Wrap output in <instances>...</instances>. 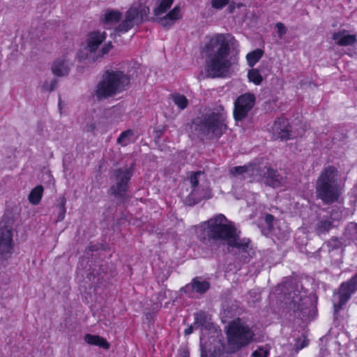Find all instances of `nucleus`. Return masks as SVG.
I'll list each match as a JSON object with an SVG mask.
<instances>
[{
    "label": "nucleus",
    "instance_id": "obj_29",
    "mask_svg": "<svg viewBox=\"0 0 357 357\" xmlns=\"http://www.w3.org/2000/svg\"><path fill=\"white\" fill-rule=\"evenodd\" d=\"M121 18V13L118 10H108L105 14V23L112 24L118 22Z\"/></svg>",
    "mask_w": 357,
    "mask_h": 357
},
{
    "label": "nucleus",
    "instance_id": "obj_27",
    "mask_svg": "<svg viewBox=\"0 0 357 357\" xmlns=\"http://www.w3.org/2000/svg\"><path fill=\"white\" fill-rule=\"evenodd\" d=\"M43 188L41 185L35 187L29 195V200L32 204H38L42 197Z\"/></svg>",
    "mask_w": 357,
    "mask_h": 357
},
{
    "label": "nucleus",
    "instance_id": "obj_24",
    "mask_svg": "<svg viewBox=\"0 0 357 357\" xmlns=\"http://www.w3.org/2000/svg\"><path fill=\"white\" fill-rule=\"evenodd\" d=\"M174 0H160L157 2L153 10L154 14L159 16L165 13L172 5Z\"/></svg>",
    "mask_w": 357,
    "mask_h": 357
},
{
    "label": "nucleus",
    "instance_id": "obj_35",
    "mask_svg": "<svg viewBox=\"0 0 357 357\" xmlns=\"http://www.w3.org/2000/svg\"><path fill=\"white\" fill-rule=\"evenodd\" d=\"M56 85V80H52L50 82H46L43 86V89L47 91H52L55 89Z\"/></svg>",
    "mask_w": 357,
    "mask_h": 357
},
{
    "label": "nucleus",
    "instance_id": "obj_26",
    "mask_svg": "<svg viewBox=\"0 0 357 357\" xmlns=\"http://www.w3.org/2000/svg\"><path fill=\"white\" fill-rule=\"evenodd\" d=\"M134 132L131 130H127L121 133L117 139V143L123 146H127L133 141Z\"/></svg>",
    "mask_w": 357,
    "mask_h": 357
},
{
    "label": "nucleus",
    "instance_id": "obj_13",
    "mask_svg": "<svg viewBox=\"0 0 357 357\" xmlns=\"http://www.w3.org/2000/svg\"><path fill=\"white\" fill-rule=\"evenodd\" d=\"M255 179L260 180L272 188H278L282 185V177L277 171L267 166L261 167V171Z\"/></svg>",
    "mask_w": 357,
    "mask_h": 357
},
{
    "label": "nucleus",
    "instance_id": "obj_1",
    "mask_svg": "<svg viewBox=\"0 0 357 357\" xmlns=\"http://www.w3.org/2000/svg\"><path fill=\"white\" fill-rule=\"evenodd\" d=\"M237 41L229 33H215L207 36L202 49L206 57L204 73L210 78L229 77L238 64L235 56H229L230 49L236 47Z\"/></svg>",
    "mask_w": 357,
    "mask_h": 357
},
{
    "label": "nucleus",
    "instance_id": "obj_42",
    "mask_svg": "<svg viewBox=\"0 0 357 357\" xmlns=\"http://www.w3.org/2000/svg\"><path fill=\"white\" fill-rule=\"evenodd\" d=\"M202 357H205L204 354H202Z\"/></svg>",
    "mask_w": 357,
    "mask_h": 357
},
{
    "label": "nucleus",
    "instance_id": "obj_11",
    "mask_svg": "<svg viewBox=\"0 0 357 357\" xmlns=\"http://www.w3.org/2000/svg\"><path fill=\"white\" fill-rule=\"evenodd\" d=\"M255 96L245 93L238 96L234 102V118L236 121H242L248 115L255 103Z\"/></svg>",
    "mask_w": 357,
    "mask_h": 357
},
{
    "label": "nucleus",
    "instance_id": "obj_41",
    "mask_svg": "<svg viewBox=\"0 0 357 357\" xmlns=\"http://www.w3.org/2000/svg\"><path fill=\"white\" fill-rule=\"evenodd\" d=\"M202 315H204V313H202V312L196 314V315H195L196 316L195 317L196 320H198L199 317H202Z\"/></svg>",
    "mask_w": 357,
    "mask_h": 357
},
{
    "label": "nucleus",
    "instance_id": "obj_34",
    "mask_svg": "<svg viewBox=\"0 0 357 357\" xmlns=\"http://www.w3.org/2000/svg\"><path fill=\"white\" fill-rule=\"evenodd\" d=\"M65 204H66V199L64 198H62L61 200L60 206H59L60 211H59V215L58 217L59 221H62L65 218V214H66Z\"/></svg>",
    "mask_w": 357,
    "mask_h": 357
},
{
    "label": "nucleus",
    "instance_id": "obj_20",
    "mask_svg": "<svg viewBox=\"0 0 357 357\" xmlns=\"http://www.w3.org/2000/svg\"><path fill=\"white\" fill-rule=\"evenodd\" d=\"M70 66L71 63L69 59L66 57L59 58L52 63V71L57 77L66 76L68 74Z\"/></svg>",
    "mask_w": 357,
    "mask_h": 357
},
{
    "label": "nucleus",
    "instance_id": "obj_30",
    "mask_svg": "<svg viewBox=\"0 0 357 357\" xmlns=\"http://www.w3.org/2000/svg\"><path fill=\"white\" fill-rule=\"evenodd\" d=\"M248 78L250 82L255 85H259L263 81V77L257 68H252L248 70Z\"/></svg>",
    "mask_w": 357,
    "mask_h": 357
},
{
    "label": "nucleus",
    "instance_id": "obj_16",
    "mask_svg": "<svg viewBox=\"0 0 357 357\" xmlns=\"http://www.w3.org/2000/svg\"><path fill=\"white\" fill-rule=\"evenodd\" d=\"M139 21V11L136 8H130L126 14L125 20L116 28L119 33L127 32Z\"/></svg>",
    "mask_w": 357,
    "mask_h": 357
},
{
    "label": "nucleus",
    "instance_id": "obj_31",
    "mask_svg": "<svg viewBox=\"0 0 357 357\" xmlns=\"http://www.w3.org/2000/svg\"><path fill=\"white\" fill-rule=\"evenodd\" d=\"M172 100L174 104L176 105L181 109H185L188 104L187 98L183 95H174L172 96Z\"/></svg>",
    "mask_w": 357,
    "mask_h": 357
},
{
    "label": "nucleus",
    "instance_id": "obj_17",
    "mask_svg": "<svg viewBox=\"0 0 357 357\" xmlns=\"http://www.w3.org/2000/svg\"><path fill=\"white\" fill-rule=\"evenodd\" d=\"M13 248V229L6 226L0 229V253H9Z\"/></svg>",
    "mask_w": 357,
    "mask_h": 357
},
{
    "label": "nucleus",
    "instance_id": "obj_28",
    "mask_svg": "<svg viewBox=\"0 0 357 357\" xmlns=\"http://www.w3.org/2000/svg\"><path fill=\"white\" fill-rule=\"evenodd\" d=\"M333 227V223L328 220H321L316 225V232L319 235L326 234Z\"/></svg>",
    "mask_w": 357,
    "mask_h": 357
},
{
    "label": "nucleus",
    "instance_id": "obj_10",
    "mask_svg": "<svg viewBox=\"0 0 357 357\" xmlns=\"http://www.w3.org/2000/svg\"><path fill=\"white\" fill-rule=\"evenodd\" d=\"M357 290V273L349 281L341 284L338 293L333 296V307L335 312L340 311L347 302L351 295Z\"/></svg>",
    "mask_w": 357,
    "mask_h": 357
},
{
    "label": "nucleus",
    "instance_id": "obj_37",
    "mask_svg": "<svg viewBox=\"0 0 357 357\" xmlns=\"http://www.w3.org/2000/svg\"><path fill=\"white\" fill-rule=\"evenodd\" d=\"M276 27L278 29V33L280 37L283 36L286 33V31H287L285 26L281 22L278 23L276 24Z\"/></svg>",
    "mask_w": 357,
    "mask_h": 357
},
{
    "label": "nucleus",
    "instance_id": "obj_22",
    "mask_svg": "<svg viewBox=\"0 0 357 357\" xmlns=\"http://www.w3.org/2000/svg\"><path fill=\"white\" fill-rule=\"evenodd\" d=\"M209 288V283L206 280H202L198 278H194L192 282L185 286L183 290L185 293L203 294Z\"/></svg>",
    "mask_w": 357,
    "mask_h": 357
},
{
    "label": "nucleus",
    "instance_id": "obj_4",
    "mask_svg": "<svg viewBox=\"0 0 357 357\" xmlns=\"http://www.w3.org/2000/svg\"><path fill=\"white\" fill-rule=\"evenodd\" d=\"M130 84L129 77L119 70H107L97 84L93 96L98 100H104L120 93Z\"/></svg>",
    "mask_w": 357,
    "mask_h": 357
},
{
    "label": "nucleus",
    "instance_id": "obj_21",
    "mask_svg": "<svg viewBox=\"0 0 357 357\" xmlns=\"http://www.w3.org/2000/svg\"><path fill=\"white\" fill-rule=\"evenodd\" d=\"M335 43L340 46H349L355 43L356 36L350 34L346 30L335 32L332 36Z\"/></svg>",
    "mask_w": 357,
    "mask_h": 357
},
{
    "label": "nucleus",
    "instance_id": "obj_19",
    "mask_svg": "<svg viewBox=\"0 0 357 357\" xmlns=\"http://www.w3.org/2000/svg\"><path fill=\"white\" fill-rule=\"evenodd\" d=\"M181 8L179 5H176L165 15L160 18V23L163 27L169 28L174 25L176 21L181 20Z\"/></svg>",
    "mask_w": 357,
    "mask_h": 357
},
{
    "label": "nucleus",
    "instance_id": "obj_36",
    "mask_svg": "<svg viewBox=\"0 0 357 357\" xmlns=\"http://www.w3.org/2000/svg\"><path fill=\"white\" fill-rule=\"evenodd\" d=\"M307 344H308V340L305 337H303L302 340H298L296 342L295 346H296V349L298 350H299V349H302L304 347H307Z\"/></svg>",
    "mask_w": 357,
    "mask_h": 357
},
{
    "label": "nucleus",
    "instance_id": "obj_38",
    "mask_svg": "<svg viewBox=\"0 0 357 357\" xmlns=\"http://www.w3.org/2000/svg\"><path fill=\"white\" fill-rule=\"evenodd\" d=\"M192 331H193V327L190 326L188 328L185 329V335H190V334H191L192 333Z\"/></svg>",
    "mask_w": 357,
    "mask_h": 357
},
{
    "label": "nucleus",
    "instance_id": "obj_32",
    "mask_svg": "<svg viewBox=\"0 0 357 357\" xmlns=\"http://www.w3.org/2000/svg\"><path fill=\"white\" fill-rule=\"evenodd\" d=\"M269 353V347L266 345L265 347H259L255 350L252 356L253 357H267Z\"/></svg>",
    "mask_w": 357,
    "mask_h": 357
},
{
    "label": "nucleus",
    "instance_id": "obj_2",
    "mask_svg": "<svg viewBox=\"0 0 357 357\" xmlns=\"http://www.w3.org/2000/svg\"><path fill=\"white\" fill-rule=\"evenodd\" d=\"M196 234L204 243H208L211 239H223L229 246L245 249L248 245V241L241 242L231 222L222 214L200 224L196 228Z\"/></svg>",
    "mask_w": 357,
    "mask_h": 357
},
{
    "label": "nucleus",
    "instance_id": "obj_12",
    "mask_svg": "<svg viewBox=\"0 0 357 357\" xmlns=\"http://www.w3.org/2000/svg\"><path fill=\"white\" fill-rule=\"evenodd\" d=\"M132 175L131 169H119L113 174L114 183L111 187L112 194L123 196L127 190L128 182Z\"/></svg>",
    "mask_w": 357,
    "mask_h": 357
},
{
    "label": "nucleus",
    "instance_id": "obj_15",
    "mask_svg": "<svg viewBox=\"0 0 357 357\" xmlns=\"http://www.w3.org/2000/svg\"><path fill=\"white\" fill-rule=\"evenodd\" d=\"M273 137L275 139H289L291 137L289 123L286 119H278L275 121L271 128Z\"/></svg>",
    "mask_w": 357,
    "mask_h": 357
},
{
    "label": "nucleus",
    "instance_id": "obj_9",
    "mask_svg": "<svg viewBox=\"0 0 357 357\" xmlns=\"http://www.w3.org/2000/svg\"><path fill=\"white\" fill-rule=\"evenodd\" d=\"M120 115L121 112L118 107H112L105 112L102 117L88 123L86 126V130L88 132H92L96 131H106L108 128V124L119 122Z\"/></svg>",
    "mask_w": 357,
    "mask_h": 357
},
{
    "label": "nucleus",
    "instance_id": "obj_7",
    "mask_svg": "<svg viewBox=\"0 0 357 357\" xmlns=\"http://www.w3.org/2000/svg\"><path fill=\"white\" fill-rule=\"evenodd\" d=\"M106 33L100 31L90 33L86 40V56L97 59L107 54L112 48L111 43H105Z\"/></svg>",
    "mask_w": 357,
    "mask_h": 357
},
{
    "label": "nucleus",
    "instance_id": "obj_25",
    "mask_svg": "<svg viewBox=\"0 0 357 357\" xmlns=\"http://www.w3.org/2000/svg\"><path fill=\"white\" fill-rule=\"evenodd\" d=\"M264 52L260 49H256L248 53L246 56L248 64L250 67H253L262 57Z\"/></svg>",
    "mask_w": 357,
    "mask_h": 357
},
{
    "label": "nucleus",
    "instance_id": "obj_8",
    "mask_svg": "<svg viewBox=\"0 0 357 357\" xmlns=\"http://www.w3.org/2000/svg\"><path fill=\"white\" fill-rule=\"evenodd\" d=\"M204 177V174L202 172H192L190 177L191 191L189 197L193 200L194 203L212 197V192L209 184Z\"/></svg>",
    "mask_w": 357,
    "mask_h": 357
},
{
    "label": "nucleus",
    "instance_id": "obj_5",
    "mask_svg": "<svg viewBox=\"0 0 357 357\" xmlns=\"http://www.w3.org/2000/svg\"><path fill=\"white\" fill-rule=\"evenodd\" d=\"M225 116L220 112L205 115L197 124L196 130L209 137H220L227 128Z\"/></svg>",
    "mask_w": 357,
    "mask_h": 357
},
{
    "label": "nucleus",
    "instance_id": "obj_3",
    "mask_svg": "<svg viewBox=\"0 0 357 357\" xmlns=\"http://www.w3.org/2000/svg\"><path fill=\"white\" fill-rule=\"evenodd\" d=\"M342 188L338 182V170L333 166L323 169L316 183V195L324 204H330L337 201Z\"/></svg>",
    "mask_w": 357,
    "mask_h": 357
},
{
    "label": "nucleus",
    "instance_id": "obj_14",
    "mask_svg": "<svg viewBox=\"0 0 357 357\" xmlns=\"http://www.w3.org/2000/svg\"><path fill=\"white\" fill-rule=\"evenodd\" d=\"M261 171V166L256 164H249L243 166H237L230 169V174L236 178H250L255 180Z\"/></svg>",
    "mask_w": 357,
    "mask_h": 357
},
{
    "label": "nucleus",
    "instance_id": "obj_18",
    "mask_svg": "<svg viewBox=\"0 0 357 357\" xmlns=\"http://www.w3.org/2000/svg\"><path fill=\"white\" fill-rule=\"evenodd\" d=\"M289 303L290 308L294 311L302 312L305 309L309 303V298L306 296L305 294L296 293L295 291L289 294Z\"/></svg>",
    "mask_w": 357,
    "mask_h": 357
},
{
    "label": "nucleus",
    "instance_id": "obj_39",
    "mask_svg": "<svg viewBox=\"0 0 357 357\" xmlns=\"http://www.w3.org/2000/svg\"><path fill=\"white\" fill-rule=\"evenodd\" d=\"M273 220V216L272 215H267L266 217V220L267 222H271Z\"/></svg>",
    "mask_w": 357,
    "mask_h": 357
},
{
    "label": "nucleus",
    "instance_id": "obj_6",
    "mask_svg": "<svg viewBox=\"0 0 357 357\" xmlns=\"http://www.w3.org/2000/svg\"><path fill=\"white\" fill-rule=\"evenodd\" d=\"M253 335L249 326L239 319L233 321L228 326V342L236 349L248 344L252 340Z\"/></svg>",
    "mask_w": 357,
    "mask_h": 357
},
{
    "label": "nucleus",
    "instance_id": "obj_40",
    "mask_svg": "<svg viewBox=\"0 0 357 357\" xmlns=\"http://www.w3.org/2000/svg\"><path fill=\"white\" fill-rule=\"evenodd\" d=\"M348 229H351L356 230V233H357V225H355V224L351 223L349 225Z\"/></svg>",
    "mask_w": 357,
    "mask_h": 357
},
{
    "label": "nucleus",
    "instance_id": "obj_33",
    "mask_svg": "<svg viewBox=\"0 0 357 357\" xmlns=\"http://www.w3.org/2000/svg\"><path fill=\"white\" fill-rule=\"evenodd\" d=\"M229 1V0H211V4L213 8L220 10L224 8Z\"/></svg>",
    "mask_w": 357,
    "mask_h": 357
},
{
    "label": "nucleus",
    "instance_id": "obj_23",
    "mask_svg": "<svg viewBox=\"0 0 357 357\" xmlns=\"http://www.w3.org/2000/svg\"><path fill=\"white\" fill-rule=\"evenodd\" d=\"M84 339L89 344L98 346L105 349H108L109 348V344L105 339L99 335L86 334Z\"/></svg>",
    "mask_w": 357,
    "mask_h": 357
}]
</instances>
